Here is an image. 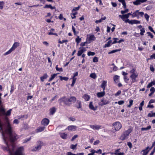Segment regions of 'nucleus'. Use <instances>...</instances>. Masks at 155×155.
Instances as JSON below:
<instances>
[{
	"mask_svg": "<svg viewBox=\"0 0 155 155\" xmlns=\"http://www.w3.org/2000/svg\"><path fill=\"white\" fill-rule=\"evenodd\" d=\"M1 96H0V132H2L3 130H4L9 135L11 140L13 139V136H14V139L15 140L16 134L12 130L7 117V116L10 115L12 109H10L6 112L5 109L2 104Z\"/></svg>",
	"mask_w": 155,
	"mask_h": 155,
	"instance_id": "1",
	"label": "nucleus"
},
{
	"mask_svg": "<svg viewBox=\"0 0 155 155\" xmlns=\"http://www.w3.org/2000/svg\"><path fill=\"white\" fill-rule=\"evenodd\" d=\"M2 134L4 141L7 145V147H2V149L4 150L8 151L9 155H19V148H16L13 143L17 140V135L16 134L15 139L14 140V137L12 136L13 139L11 140L9 135L3 130Z\"/></svg>",
	"mask_w": 155,
	"mask_h": 155,
	"instance_id": "2",
	"label": "nucleus"
},
{
	"mask_svg": "<svg viewBox=\"0 0 155 155\" xmlns=\"http://www.w3.org/2000/svg\"><path fill=\"white\" fill-rule=\"evenodd\" d=\"M76 101V98L74 96L71 97L69 98H68L65 97H64L59 100L60 103L63 102L65 104L67 105H68L72 103L75 102Z\"/></svg>",
	"mask_w": 155,
	"mask_h": 155,
	"instance_id": "3",
	"label": "nucleus"
},
{
	"mask_svg": "<svg viewBox=\"0 0 155 155\" xmlns=\"http://www.w3.org/2000/svg\"><path fill=\"white\" fill-rule=\"evenodd\" d=\"M132 130V129L130 128L128 130L125 131L123 135L120 137V139L122 140H124L127 138V136L131 132Z\"/></svg>",
	"mask_w": 155,
	"mask_h": 155,
	"instance_id": "4",
	"label": "nucleus"
},
{
	"mask_svg": "<svg viewBox=\"0 0 155 155\" xmlns=\"http://www.w3.org/2000/svg\"><path fill=\"white\" fill-rule=\"evenodd\" d=\"M19 45V43L18 42H15L13 45L12 47L9 50L5 52L4 55H6L11 53L12 51H14L15 48Z\"/></svg>",
	"mask_w": 155,
	"mask_h": 155,
	"instance_id": "5",
	"label": "nucleus"
},
{
	"mask_svg": "<svg viewBox=\"0 0 155 155\" xmlns=\"http://www.w3.org/2000/svg\"><path fill=\"white\" fill-rule=\"evenodd\" d=\"M113 125L114 127L115 130L116 131L119 130L122 127L121 124L118 121L114 123Z\"/></svg>",
	"mask_w": 155,
	"mask_h": 155,
	"instance_id": "6",
	"label": "nucleus"
},
{
	"mask_svg": "<svg viewBox=\"0 0 155 155\" xmlns=\"http://www.w3.org/2000/svg\"><path fill=\"white\" fill-rule=\"evenodd\" d=\"M143 14V12H139V10H136L132 13V17H137V18H139V15L142 17Z\"/></svg>",
	"mask_w": 155,
	"mask_h": 155,
	"instance_id": "7",
	"label": "nucleus"
},
{
	"mask_svg": "<svg viewBox=\"0 0 155 155\" xmlns=\"http://www.w3.org/2000/svg\"><path fill=\"white\" fill-rule=\"evenodd\" d=\"M109 101L108 100L105 98H103L99 102L98 104L99 105L103 106L109 104Z\"/></svg>",
	"mask_w": 155,
	"mask_h": 155,
	"instance_id": "8",
	"label": "nucleus"
},
{
	"mask_svg": "<svg viewBox=\"0 0 155 155\" xmlns=\"http://www.w3.org/2000/svg\"><path fill=\"white\" fill-rule=\"evenodd\" d=\"M89 108L94 111L96 110L98 108L97 106H94L92 102H90L89 105Z\"/></svg>",
	"mask_w": 155,
	"mask_h": 155,
	"instance_id": "9",
	"label": "nucleus"
},
{
	"mask_svg": "<svg viewBox=\"0 0 155 155\" xmlns=\"http://www.w3.org/2000/svg\"><path fill=\"white\" fill-rule=\"evenodd\" d=\"M147 0H136L133 2V4L136 5H140L141 3L146 2Z\"/></svg>",
	"mask_w": 155,
	"mask_h": 155,
	"instance_id": "10",
	"label": "nucleus"
},
{
	"mask_svg": "<svg viewBox=\"0 0 155 155\" xmlns=\"http://www.w3.org/2000/svg\"><path fill=\"white\" fill-rule=\"evenodd\" d=\"M138 76V74L137 73L131 74L130 75V77L131 78L132 80V82H134L137 81L136 78H137Z\"/></svg>",
	"mask_w": 155,
	"mask_h": 155,
	"instance_id": "11",
	"label": "nucleus"
},
{
	"mask_svg": "<svg viewBox=\"0 0 155 155\" xmlns=\"http://www.w3.org/2000/svg\"><path fill=\"white\" fill-rule=\"evenodd\" d=\"M49 122V120L47 118H44L42 120L41 122L42 125L44 126H46L48 124Z\"/></svg>",
	"mask_w": 155,
	"mask_h": 155,
	"instance_id": "12",
	"label": "nucleus"
},
{
	"mask_svg": "<svg viewBox=\"0 0 155 155\" xmlns=\"http://www.w3.org/2000/svg\"><path fill=\"white\" fill-rule=\"evenodd\" d=\"M66 127L63 125H60L58 126L56 129L58 131H63L66 129Z\"/></svg>",
	"mask_w": 155,
	"mask_h": 155,
	"instance_id": "13",
	"label": "nucleus"
},
{
	"mask_svg": "<svg viewBox=\"0 0 155 155\" xmlns=\"http://www.w3.org/2000/svg\"><path fill=\"white\" fill-rule=\"evenodd\" d=\"M101 126L98 125H94L90 126V127L94 130H98L100 129Z\"/></svg>",
	"mask_w": 155,
	"mask_h": 155,
	"instance_id": "14",
	"label": "nucleus"
},
{
	"mask_svg": "<svg viewBox=\"0 0 155 155\" xmlns=\"http://www.w3.org/2000/svg\"><path fill=\"white\" fill-rule=\"evenodd\" d=\"M77 128V127L75 126L71 125L69 126L68 127V129L71 131L75 130Z\"/></svg>",
	"mask_w": 155,
	"mask_h": 155,
	"instance_id": "15",
	"label": "nucleus"
},
{
	"mask_svg": "<svg viewBox=\"0 0 155 155\" xmlns=\"http://www.w3.org/2000/svg\"><path fill=\"white\" fill-rule=\"evenodd\" d=\"M105 94L104 90H103V91L101 92H98L97 94V95L98 97H101L104 96Z\"/></svg>",
	"mask_w": 155,
	"mask_h": 155,
	"instance_id": "16",
	"label": "nucleus"
},
{
	"mask_svg": "<svg viewBox=\"0 0 155 155\" xmlns=\"http://www.w3.org/2000/svg\"><path fill=\"white\" fill-rule=\"evenodd\" d=\"M40 143L41 144L34 148L32 150V151H35L39 150L41 149V142H40Z\"/></svg>",
	"mask_w": 155,
	"mask_h": 155,
	"instance_id": "17",
	"label": "nucleus"
},
{
	"mask_svg": "<svg viewBox=\"0 0 155 155\" xmlns=\"http://www.w3.org/2000/svg\"><path fill=\"white\" fill-rule=\"evenodd\" d=\"M107 86V81H103L102 84L101 85V87L103 89V90H104Z\"/></svg>",
	"mask_w": 155,
	"mask_h": 155,
	"instance_id": "18",
	"label": "nucleus"
},
{
	"mask_svg": "<svg viewBox=\"0 0 155 155\" xmlns=\"http://www.w3.org/2000/svg\"><path fill=\"white\" fill-rule=\"evenodd\" d=\"M85 101H88L90 99V96L87 94H84L82 97Z\"/></svg>",
	"mask_w": 155,
	"mask_h": 155,
	"instance_id": "19",
	"label": "nucleus"
},
{
	"mask_svg": "<svg viewBox=\"0 0 155 155\" xmlns=\"http://www.w3.org/2000/svg\"><path fill=\"white\" fill-rule=\"evenodd\" d=\"M89 35V37L88 38V40L89 41H94L95 39L96 38L93 35L91 34Z\"/></svg>",
	"mask_w": 155,
	"mask_h": 155,
	"instance_id": "20",
	"label": "nucleus"
},
{
	"mask_svg": "<svg viewBox=\"0 0 155 155\" xmlns=\"http://www.w3.org/2000/svg\"><path fill=\"white\" fill-rule=\"evenodd\" d=\"M60 136L62 139H67L68 135L64 133H63L60 134Z\"/></svg>",
	"mask_w": 155,
	"mask_h": 155,
	"instance_id": "21",
	"label": "nucleus"
},
{
	"mask_svg": "<svg viewBox=\"0 0 155 155\" xmlns=\"http://www.w3.org/2000/svg\"><path fill=\"white\" fill-rule=\"evenodd\" d=\"M149 147H148L145 149L143 150L142 151L143 152L142 155H147L148 153L150 150H148Z\"/></svg>",
	"mask_w": 155,
	"mask_h": 155,
	"instance_id": "22",
	"label": "nucleus"
},
{
	"mask_svg": "<svg viewBox=\"0 0 155 155\" xmlns=\"http://www.w3.org/2000/svg\"><path fill=\"white\" fill-rule=\"evenodd\" d=\"M20 155H25L24 147H20Z\"/></svg>",
	"mask_w": 155,
	"mask_h": 155,
	"instance_id": "23",
	"label": "nucleus"
},
{
	"mask_svg": "<svg viewBox=\"0 0 155 155\" xmlns=\"http://www.w3.org/2000/svg\"><path fill=\"white\" fill-rule=\"evenodd\" d=\"M45 8H50L51 9H53L55 8V7H52L51 6V5H46L44 7Z\"/></svg>",
	"mask_w": 155,
	"mask_h": 155,
	"instance_id": "24",
	"label": "nucleus"
},
{
	"mask_svg": "<svg viewBox=\"0 0 155 155\" xmlns=\"http://www.w3.org/2000/svg\"><path fill=\"white\" fill-rule=\"evenodd\" d=\"M48 77V75L46 74H45L43 75L40 78L41 81H43L44 79H46Z\"/></svg>",
	"mask_w": 155,
	"mask_h": 155,
	"instance_id": "25",
	"label": "nucleus"
},
{
	"mask_svg": "<svg viewBox=\"0 0 155 155\" xmlns=\"http://www.w3.org/2000/svg\"><path fill=\"white\" fill-rule=\"evenodd\" d=\"M151 128V126L150 125L148 126L146 128H144L142 127L141 128V130L142 131L146 130H150Z\"/></svg>",
	"mask_w": 155,
	"mask_h": 155,
	"instance_id": "26",
	"label": "nucleus"
},
{
	"mask_svg": "<svg viewBox=\"0 0 155 155\" xmlns=\"http://www.w3.org/2000/svg\"><path fill=\"white\" fill-rule=\"evenodd\" d=\"M106 18V17H104V18H101L99 20L96 21L95 22L96 23H97L99 22L101 23V22H102V20H105Z\"/></svg>",
	"mask_w": 155,
	"mask_h": 155,
	"instance_id": "27",
	"label": "nucleus"
},
{
	"mask_svg": "<svg viewBox=\"0 0 155 155\" xmlns=\"http://www.w3.org/2000/svg\"><path fill=\"white\" fill-rule=\"evenodd\" d=\"M59 77L61 81L64 80L65 81H67L68 79V78L67 77H63L61 76H59Z\"/></svg>",
	"mask_w": 155,
	"mask_h": 155,
	"instance_id": "28",
	"label": "nucleus"
},
{
	"mask_svg": "<svg viewBox=\"0 0 155 155\" xmlns=\"http://www.w3.org/2000/svg\"><path fill=\"white\" fill-rule=\"evenodd\" d=\"M119 76L117 75H115L114 77V80L115 82H117V80L119 79Z\"/></svg>",
	"mask_w": 155,
	"mask_h": 155,
	"instance_id": "29",
	"label": "nucleus"
},
{
	"mask_svg": "<svg viewBox=\"0 0 155 155\" xmlns=\"http://www.w3.org/2000/svg\"><path fill=\"white\" fill-rule=\"evenodd\" d=\"M45 128V127H39L37 129V131L38 132L42 131L44 130Z\"/></svg>",
	"mask_w": 155,
	"mask_h": 155,
	"instance_id": "30",
	"label": "nucleus"
},
{
	"mask_svg": "<svg viewBox=\"0 0 155 155\" xmlns=\"http://www.w3.org/2000/svg\"><path fill=\"white\" fill-rule=\"evenodd\" d=\"M50 113L51 114H53L55 112L56 109L54 107H53L50 110Z\"/></svg>",
	"mask_w": 155,
	"mask_h": 155,
	"instance_id": "31",
	"label": "nucleus"
},
{
	"mask_svg": "<svg viewBox=\"0 0 155 155\" xmlns=\"http://www.w3.org/2000/svg\"><path fill=\"white\" fill-rule=\"evenodd\" d=\"M58 74V73L54 74H53V75H52L51 76V78L49 79V81H52V80H53L55 78V77L57 76V74Z\"/></svg>",
	"mask_w": 155,
	"mask_h": 155,
	"instance_id": "32",
	"label": "nucleus"
},
{
	"mask_svg": "<svg viewBox=\"0 0 155 155\" xmlns=\"http://www.w3.org/2000/svg\"><path fill=\"white\" fill-rule=\"evenodd\" d=\"M120 50H121L120 49H118V50H113L109 52L108 53V54H113V53H115L116 52H117V51H120Z\"/></svg>",
	"mask_w": 155,
	"mask_h": 155,
	"instance_id": "33",
	"label": "nucleus"
},
{
	"mask_svg": "<svg viewBox=\"0 0 155 155\" xmlns=\"http://www.w3.org/2000/svg\"><path fill=\"white\" fill-rule=\"evenodd\" d=\"M78 144L77 143L75 145L72 144L70 146V148L73 150L76 149Z\"/></svg>",
	"mask_w": 155,
	"mask_h": 155,
	"instance_id": "34",
	"label": "nucleus"
},
{
	"mask_svg": "<svg viewBox=\"0 0 155 155\" xmlns=\"http://www.w3.org/2000/svg\"><path fill=\"white\" fill-rule=\"evenodd\" d=\"M81 39L79 38V36H78L77 38L75 39V41L78 44L81 42Z\"/></svg>",
	"mask_w": 155,
	"mask_h": 155,
	"instance_id": "35",
	"label": "nucleus"
},
{
	"mask_svg": "<svg viewBox=\"0 0 155 155\" xmlns=\"http://www.w3.org/2000/svg\"><path fill=\"white\" fill-rule=\"evenodd\" d=\"M90 77L94 79H95L97 77V76L95 73H92L90 74Z\"/></svg>",
	"mask_w": 155,
	"mask_h": 155,
	"instance_id": "36",
	"label": "nucleus"
},
{
	"mask_svg": "<svg viewBox=\"0 0 155 155\" xmlns=\"http://www.w3.org/2000/svg\"><path fill=\"white\" fill-rule=\"evenodd\" d=\"M73 79V81L72 82V83L71 84V85L72 87H73L74 86L75 82L76 80V78H75L73 77L72 78Z\"/></svg>",
	"mask_w": 155,
	"mask_h": 155,
	"instance_id": "37",
	"label": "nucleus"
},
{
	"mask_svg": "<svg viewBox=\"0 0 155 155\" xmlns=\"http://www.w3.org/2000/svg\"><path fill=\"white\" fill-rule=\"evenodd\" d=\"M140 35H143V33L145 32V29L144 28H143L140 30Z\"/></svg>",
	"mask_w": 155,
	"mask_h": 155,
	"instance_id": "38",
	"label": "nucleus"
},
{
	"mask_svg": "<svg viewBox=\"0 0 155 155\" xmlns=\"http://www.w3.org/2000/svg\"><path fill=\"white\" fill-rule=\"evenodd\" d=\"M133 101L132 100H130L129 101V105H128L127 107H130L131 106L133 105Z\"/></svg>",
	"mask_w": 155,
	"mask_h": 155,
	"instance_id": "39",
	"label": "nucleus"
},
{
	"mask_svg": "<svg viewBox=\"0 0 155 155\" xmlns=\"http://www.w3.org/2000/svg\"><path fill=\"white\" fill-rule=\"evenodd\" d=\"M95 54V53L94 52L89 51L87 53V55L89 56H93Z\"/></svg>",
	"mask_w": 155,
	"mask_h": 155,
	"instance_id": "40",
	"label": "nucleus"
},
{
	"mask_svg": "<svg viewBox=\"0 0 155 155\" xmlns=\"http://www.w3.org/2000/svg\"><path fill=\"white\" fill-rule=\"evenodd\" d=\"M56 69L57 71H63L62 68H59L58 67V65H56Z\"/></svg>",
	"mask_w": 155,
	"mask_h": 155,
	"instance_id": "41",
	"label": "nucleus"
},
{
	"mask_svg": "<svg viewBox=\"0 0 155 155\" xmlns=\"http://www.w3.org/2000/svg\"><path fill=\"white\" fill-rule=\"evenodd\" d=\"M91 153H90L88 154V155H94V153H95L96 151L95 150L93 149L91 150Z\"/></svg>",
	"mask_w": 155,
	"mask_h": 155,
	"instance_id": "42",
	"label": "nucleus"
},
{
	"mask_svg": "<svg viewBox=\"0 0 155 155\" xmlns=\"http://www.w3.org/2000/svg\"><path fill=\"white\" fill-rule=\"evenodd\" d=\"M77 103L78 104V106H77V107L78 108H80L81 107V102L80 101H77Z\"/></svg>",
	"mask_w": 155,
	"mask_h": 155,
	"instance_id": "43",
	"label": "nucleus"
},
{
	"mask_svg": "<svg viewBox=\"0 0 155 155\" xmlns=\"http://www.w3.org/2000/svg\"><path fill=\"white\" fill-rule=\"evenodd\" d=\"M135 71L136 69L134 68H133L130 71V72L132 74L137 73V72H136Z\"/></svg>",
	"mask_w": 155,
	"mask_h": 155,
	"instance_id": "44",
	"label": "nucleus"
},
{
	"mask_svg": "<svg viewBox=\"0 0 155 155\" xmlns=\"http://www.w3.org/2000/svg\"><path fill=\"white\" fill-rule=\"evenodd\" d=\"M129 11V10L128 9H126L124 11H121V13L122 14H124L125 13Z\"/></svg>",
	"mask_w": 155,
	"mask_h": 155,
	"instance_id": "45",
	"label": "nucleus"
},
{
	"mask_svg": "<svg viewBox=\"0 0 155 155\" xmlns=\"http://www.w3.org/2000/svg\"><path fill=\"white\" fill-rule=\"evenodd\" d=\"M93 61L94 62H96L98 61V58L96 57H94V58L93 59Z\"/></svg>",
	"mask_w": 155,
	"mask_h": 155,
	"instance_id": "46",
	"label": "nucleus"
},
{
	"mask_svg": "<svg viewBox=\"0 0 155 155\" xmlns=\"http://www.w3.org/2000/svg\"><path fill=\"white\" fill-rule=\"evenodd\" d=\"M144 17L147 21H148V19L149 18V16L147 14H145L144 15Z\"/></svg>",
	"mask_w": 155,
	"mask_h": 155,
	"instance_id": "47",
	"label": "nucleus"
},
{
	"mask_svg": "<svg viewBox=\"0 0 155 155\" xmlns=\"http://www.w3.org/2000/svg\"><path fill=\"white\" fill-rule=\"evenodd\" d=\"M78 137V135H74V136L71 139V141H74L76 138H77Z\"/></svg>",
	"mask_w": 155,
	"mask_h": 155,
	"instance_id": "48",
	"label": "nucleus"
},
{
	"mask_svg": "<svg viewBox=\"0 0 155 155\" xmlns=\"http://www.w3.org/2000/svg\"><path fill=\"white\" fill-rule=\"evenodd\" d=\"M28 117V116L27 115H22L21 116V117H20V118H27Z\"/></svg>",
	"mask_w": 155,
	"mask_h": 155,
	"instance_id": "49",
	"label": "nucleus"
},
{
	"mask_svg": "<svg viewBox=\"0 0 155 155\" xmlns=\"http://www.w3.org/2000/svg\"><path fill=\"white\" fill-rule=\"evenodd\" d=\"M80 6H78V7H75L73 9V10H72V12H73V11H77L79 9Z\"/></svg>",
	"mask_w": 155,
	"mask_h": 155,
	"instance_id": "50",
	"label": "nucleus"
},
{
	"mask_svg": "<svg viewBox=\"0 0 155 155\" xmlns=\"http://www.w3.org/2000/svg\"><path fill=\"white\" fill-rule=\"evenodd\" d=\"M68 41L67 40H63L62 41L59 40L58 41V42L60 44H62L64 42H67Z\"/></svg>",
	"mask_w": 155,
	"mask_h": 155,
	"instance_id": "51",
	"label": "nucleus"
},
{
	"mask_svg": "<svg viewBox=\"0 0 155 155\" xmlns=\"http://www.w3.org/2000/svg\"><path fill=\"white\" fill-rule=\"evenodd\" d=\"M147 34L148 36L150 37L151 38H153V35L150 32H147Z\"/></svg>",
	"mask_w": 155,
	"mask_h": 155,
	"instance_id": "52",
	"label": "nucleus"
},
{
	"mask_svg": "<svg viewBox=\"0 0 155 155\" xmlns=\"http://www.w3.org/2000/svg\"><path fill=\"white\" fill-rule=\"evenodd\" d=\"M150 91H151V92L152 93H154L155 91V89L154 87H152L150 89Z\"/></svg>",
	"mask_w": 155,
	"mask_h": 155,
	"instance_id": "53",
	"label": "nucleus"
},
{
	"mask_svg": "<svg viewBox=\"0 0 155 155\" xmlns=\"http://www.w3.org/2000/svg\"><path fill=\"white\" fill-rule=\"evenodd\" d=\"M110 46V43L108 41L107 43L105 45L104 47L106 48L107 47H108Z\"/></svg>",
	"mask_w": 155,
	"mask_h": 155,
	"instance_id": "54",
	"label": "nucleus"
},
{
	"mask_svg": "<svg viewBox=\"0 0 155 155\" xmlns=\"http://www.w3.org/2000/svg\"><path fill=\"white\" fill-rule=\"evenodd\" d=\"M140 21H139L134 20V24H140Z\"/></svg>",
	"mask_w": 155,
	"mask_h": 155,
	"instance_id": "55",
	"label": "nucleus"
},
{
	"mask_svg": "<svg viewBox=\"0 0 155 155\" xmlns=\"http://www.w3.org/2000/svg\"><path fill=\"white\" fill-rule=\"evenodd\" d=\"M83 53L80 50L78 51V56H80Z\"/></svg>",
	"mask_w": 155,
	"mask_h": 155,
	"instance_id": "56",
	"label": "nucleus"
},
{
	"mask_svg": "<svg viewBox=\"0 0 155 155\" xmlns=\"http://www.w3.org/2000/svg\"><path fill=\"white\" fill-rule=\"evenodd\" d=\"M124 101H118V103L119 105H122L124 104Z\"/></svg>",
	"mask_w": 155,
	"mask_h": 155,
	"instance_id": "57",
	"label": "nucleus"
},
{
	"mask_svg": "<svg viewBox=\"0 0 155 155\" xmlns=\"http://www.w3.org/2000/svg\"><path fill=\"white\" fill-rule=\"evenodd\" d=\"M48 34L49 35H55L57 36V34L56 33H52L50 31V32H49L48 33Z\"/></svg>",
	"mask_w": 155,
	"mask_h": 155,
	"instance_id": "58",
	"label": "nucleus"
},
{
	"mask_svg": "<svg viewBox=\"0 0 155 155\" xmlns=\"http://www.w3.org/2000/svg\"><path fill=\"white\" fill-rule=\"evenodd\" d=\"M129 17V16H128L127 14L125 15H123L124 20L125 18H128Z\"/></svg>",
	"mask_w": 155,
	"mask_h": 155,
	"instance_id": "59",
	"label": "nucleus"
},
{
	"mask_svg": "<svg viewBox=\"0 0 155 155\" xmlns=\"http://www.w3.org/2000/svg\"><path fill=\"white\" fill-rule=\"evenodd\" d=\"M113 39L114 40V41L112 43V44H114L118 42L116 40L118 39L117 38H114Z\"/></svg>",
	"mask_w": 155,
	"mask_h": 155,
	"instance_id": "60",
	"label": "nucleus"
},
{
	"mask_svg": "<svg viewBox=\"0 0 155 155\" xmlns=\"http://www.w3.org/2000/svg\"><path fill=\"white\" fill-rule=\"evenodd\" d=\"M28 126L27 124H24L23 125V128L25 129H26L28 128Z\"/></svg>",
	"mask_w": 155,
	"mask_h": 155,
	"instance_id": "61",
	"label": "nucleus"
},
{
	"mask_svg": "<svg viewBox=\"0 0 155 155\" xmlns=\"http://www.w3.org/2000/svg\"><path fill=\"white\" fill-rule=\"evenodd\" d=\"M127 145L130 149L132 147V144L130 142L128 143Z\"/></svg>",
	"mask_w": 155,
	"mask_h": 155,
	"instance_id": "62",
	"label": "nucleus"
},
{
	"mask_svg": "<svg viewBox=\"0 0 155 155\" xmlns=\"http://www.w3.org/2000/svg\"><path fill=\"white\" fill-rule=\"evenodd\" d=\"M99 142L100 141L99 140H97L94 142V145H96L98 144L99 143Z\"/></svg>",
	"mask_w": 155,
	"mask_h": 155,
	"instance_id": "63",
	"label": "nucleus"
},
{
	"mask_svg": "<svg viewBox=\"0 0 155 155\" xmlns=\"http://www.w3.org/2000/svg\"><path fill=\"white\" fill-rule=\"evenodd\" d=\"M155 59V53L153 54L150 57V59Z\"/></svg>",
	"mask_w": 155,
	"mask_h": 155,
	"instance_id": "64",
	"label": "nucleus"
}]
</instances>
